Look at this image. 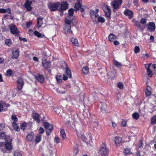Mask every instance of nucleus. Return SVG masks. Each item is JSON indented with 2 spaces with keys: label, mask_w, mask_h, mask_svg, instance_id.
Masks as SVG:
<instances>
[{
  "label": "nucleus",
  "mask_w": 156,
  "mask_h": 156,
  "mask_svg": "<svg viewBox=\"0 0 156 156\" xmlns=\"http://www.w3.org/2000/svg\"><path fill=\"white\" fill-rule=\"evenodd\" d=\"M65 23L66 24L65 25L64 30V33L66 34L69 33L70 32H72V31H70L71 29V20L67 18H66Z\"/></svg>",
  "instance_id": "obj_1"
},
{
  "label": "nucleus",
  "mask_w": 156,
  "mask_h": 156,
  "mask_svg": "<svg viewBox=\"0 0 156 156\" xmlns=\"http://www.w3.org/2000/svg\"><path fill=\"white\" fill-rule=\"evenodd\" d=\"M44 126L46 129V134L48 136L50 135L53 126L52 125H50L48 122H44Z\"/></svg>",
  "instance_id": "obj_2"
},
{
  "label": "nucleus",
  "mask_w": 156,
  "mask_h": 156,
  "mask_svg": "<svg viewBox=\"0 0 156 156\" xmlns=\"http://www.w3.org/2000/svg\"><path fill=\"white\" fill-rule=\"evenodd\" d=\"M99 153L105 156H107L108 154V151L106 144H103L99 150Z\"/></svg>",
  "instance_id": "obj_3"
},
{
  "label": "nucleus",
  "mask_w": 156,
  "mask_h": 156,
  "mask_svg": "<svg viewBox=\"0 0 156 156\" xmlns=\"http://www.w3.org/2000/svg\"><path fill=\"white\" fill-rule=\"evenodd\" d=\"M122 0H115L111 3V5L115 9H118L121 5Z\"/></svg>",
  "instance_id": "obj_4"
},
{
  "label": "nucleus",
  "mask_w": 156,
  "mask_h": 156,
  "mask_svg": "<svg viewBox=\"0 0 156 156\" xmlns=\"http://www.w3.org/2000/svg\"><path fill=\"white\" fill-rule=\"evenodd\" d=\"M60 2H57L56 3H50L48 5L49 8L51 11H55L56 10L58 7L60 6Z\"/></svg>",
  "instance_id": "obj_5"
},
{
  "label": "nucleus",
  "mask_w": 156,
  "mask_h": 156,
  "mask_svg": "<svg viewBox=\"0 0 156 156\" xmlns=\"http://www.w3.org/2000/svg\"><path fill=\"white\" fill-rule=\"evenodd\" d=\"M66 73L67 75V76L65 74H64L63 75V80H66L68 79V77L69 78L71 77V73L70 70L69 69L68 66H66L65 68Z\"/></svg>",
  "instance_id": "obj_6"
},
{
  "label": "nucleus",
  "mask_w": 156,
  "mask_h": 156,
  "mask_svg": "<svg viewBox=\"0 0 156 156\" xmlns=\"http://www.w3.org/2000/svg\"><path fill=\"white\" fill-rule=\"evenodd\" d=\"M98 12L99 11L98 9H96V11H94L93 10H90V12L91 15V17L93 21H94V20H95L98 16Z\"/></svg>",
  "instance_id": "obj_7"
},
{
  "label": "nucleus",
  "mask_w": 156,
  "mask_h": 156,
  "mask_svg": "<svg viewBox=\"0 0 156 156\" xmlns=\"http://www.w3.org/2000/svg\"><path fill=\"white\" fill-rule=\"evenodd\" d=\"M68 4L66 2H64L60 3V8L58 9V10L60 12H62L63 10H65L68 8Z\"/></svg>",
  "instance_id": "obj_8"
},
{
  "label": "nucleus",
  "mask_w": 156,
  "mask_h": 156,
  "mask_svg": "<svg viewBox=\"0 0 156 156\" xmlns=\"http://www.w3.org/2000/svg\"><path fill=\"white\" fill-rule=\"evenodd\" d=\"M17 82L18 89L19 90H21L24 84L23 79L21 78H18Z\"/></svg>",
  "instance_id": "obj_9"
},
{
  "label": "nucleus",
  "mask_w": 156,
  "mask_h": 156,
  "mask_svg": "<svg viewBox=\"0 0 156 156\" xmlns=\"http://www.w3.org/2000/svg\"><path fill=\"white\" fill-rule=\"evenodd\" d=\"M113 141L117 147L119 146V144L122 143V139L119 136H116L113 138Z\"/></svg>",
  "instance_id": "obj_10"
},
{
  "label": "nucleus",
  "mask_w": 156,
  "mask_h": 156,
  "mask_svg": "<svg viewBox=\"0 0 156 156\" xmlns=\"http://www.w3.org/2000/svg\"><path fill=\"white\" fill-rule=\"evenodd\" d=\"M6 144H5V149L8 151L11 150L12 147L11 140H10L9 142H8L7 140H5Z\"/></svg>",
  "instance_id": "obj_11"
},
{
  "label": "nucleus",
  "mask_w": 156,
  "mask_h": 156,
  "mask_svg": "<svg viewBox=\"0 0 156 156\" xmlns=\"http://www.w3.org/2000/svg\"><path fill=\"white\" fill-rule=\"evenodd\" d=\"M148 29L151 31H154L155 29V25L154 23L149 22L147 25Z\"/></svg>",
  "instance_id": "obj_12"
},
{
  "label": "nucleus",
  "mask_w": 156,
  "mask_h": 156,
  "mask_svg": "<svg viewBox=\"0 0 156 156\" xmlns=\"http://www.w3.org/2000/svg\"><path fill=\"white\" fill-rule=\"evenodd\" d=\"M10 30L11 32L13 34H18L19 31L18 30L17 28L15 26L10 25Z\"/></svg>",
  "instance_id": "obj_13"
},
{
  "label": "nucleus",
  "mask_w": 156,
  "mask_h": 156,
  "mask_svg": "<svg viewBox=\"0 0 156 156\" xmlns=\"http://www.w3.org/2000/svg\"><path fill=\"white\" fill-rule=\"evenodd\" d=\"M32 3L31 2H30L29 0H26L25 3V7L28 11H30L31 9V7L30 6Z\"/></svg>",
  "instance_id": "obj_14"
},
{
  "label": "nucleus",
  "mask_w": 156,
  "mask_h": 156,
  "mask_svg": "<svg viewBox=\"0 0 156 156\" xmlns=\"http://www.w3.org/2000/svg\"><path fill=\"white\" fill-rule=\"evenodd\" d=\"M51 62H46V60L42 61V63L43 66L46 69L49 68L51 66Z\"/></svg>",
  "instance_id": "obj_15"
},
{
  "label": "nucleus",
  "mask_w": 156,
  "mask_h": 156,
  "mask_svg": "<svg viewBox=\"0 0 156 156\" xmlns=\"http://www.w3.org/2000/svg\"><path fill=\"white\" fill-rule=\"evenodd\" d=\"M32 116L33 119L37 121L38 123L40 122V120L39 119L40 115L36 112H34L33 113Z\"/></svg>",
  "instance_id": "obj_16"
},
{
  "label": "nucleus",
  "mask_w": 156,
  "mask_h": 156,
  "mask_svg": "<svg viewBox=\"0 0 156 156\" xmlns=\"http://www.w3.org/2000/svg\"><path fill=\"white\" fill-rule=\"evenodd\" d=\"M19 55V52L18 50L13 51H12V58L13 59L17 58Z\"/></svg>",
  "instance_id": "obj_17"
},
{
  "label": "nucleus",
  "mask_w": 156,
  "mask_h": 156,
  "mask_svg": "<svg viewBox=\"0 0 156 156\" xmlns=\"http://www.w3.org/2000/svg\"><path fill=\"white\" fill-rule=\"evenodd\" d=\"M124 14L129 16V19H131L133 16V14L132 11L128 9H126L125 11Z\"/></svg>",
  "instance_id": "obj_18"
},
{
  "label": "nucleus",
  "mask_w": 156,
  "mask_h": 156,
  "mask_svg": "<svg viewBox=\"0 0 156 156\" xmlns=\"http://www.w3.org/2000/svg\"><path fill=\"white\" fill-rule=\"evenodd\" d=\"M105 21V19L103 17H100L98 15L93 22L94 23H97L98 22L103 23Z\"/></svg>",
  "instance_id": "obj_19"
},
{
  "label": "nucleus",
  "mask_w": 156,
  "mask_h": 156,
  "mask_svg": "<svg viewBox=\"0 0 156 156\" xmlns=\"http://www.w3.org/2000/svg\"><path fill=\"white\" fill-rule=\"evenodd\" d=\"M36 79L39 82L43 83L44 81V77L42 75H38L35 76Z\"/></svg>",
  "instance_id": "obj_20"
},
{
  "label": "nucleus",
  "mask_w": 156,
  "mask_h": 156,
  "mask_svg": "<svg viewBox=\"0 0 156 156\" xmlns=\"http://www.w3.org/2000/svg\"><path fill=\"white\" fill-rule=\"evenodd\" d=\"M64 122L66 125H70L71 122V118L69 117H65L64 119Z\"/></svg>",
  "instance_id": "obj_21"
},
{
  "label": "nucleus",
  "mask_w": 156,
  "mask_h": 156,
  "mask_svg": "<svg viewBox=\"0 0 156 156\" xmlns=\"http://www.w3.org/2000/svg\"><path fill=\"white\" fill-rule=\"evenodd\" d=\"M81 1L82 0H77V2H78V3L76 4L74 7L75 10L77 11L79 10V9L81 7H83L81 4L80 3Z\"/></svg>",
  "instance_id": "obj_22"
},
{
  "label": "nucleus",
  "mask_w": 156,
  "mask_h": 156,
  "mask_svg": "<svg viewBox=\"0 0 156 156\" xmlns=\"http://www.w3.org/2000/svg\"><path fill=\"white\" fill-rule=\"evenodd\" d=\"M34 134L33 133L28 134L26 136V139L27 141H32L34 140Z\"/></svg>",
  "instance_id": "obj_23"
},
{
  "label": "nucleus",
  "mask_w": 156,
  "mask_h": 156,
  "mask_svg": "<svg viewBox=\"0 0 156 156\" xmlns=\"http://www.w3.org/2000/svg\"><path fill=\"white\" fill-rule=\"evenodd\" d=\"M43 18H38L37 19V26L38 27H40L43 24Z\"/></svg>",
  "instance_id": "obj_24"
},
{
  "label": "nucleus",
  "mask_w": 156,
  "mask_h": 156,
  "mask_svg": "<svg viewBox=\"0 0 156 156\" xmlns=\"http://www.w3.org/2000/svg\"><path fill=\"white\" fill-rule=\"evenodd\" d=\"M82 71L83 73L85 75L88 74L89 73L88 67L86 66L84 67L82 69Z\"/></svg>",
  "instance_id": "obj_25"
},
{
  "label": "nucleus",
  "mask_w": 156,
  "mask_h": 156,
  "mask_svg": "<svg viewBox=\"0 0 156 156\" xmlns=\"http://www.w3.org/2000/svg\"><path fill=\"white\" fill-rule=\"evenodd\" d=\"M151 87L149 86H148L145 90L146 94L147 96H149L151 94Z\"/></svg>",
  "instance_id": "obj_26"
},
{
  "label": "nucleus",
  "mask_w": 156,
  "mask_h": 156,
  "mask_svg": "<svg viewBox=\"0 0 156 156\" xmlns=\"http://www.w3.org/2000/svg\"><path fill=\"white\" fill-rule=\"evenodd\" d=\"M71 41L72 43L75 46H77L79 45V43L77 40L74 38H72L71 39Z\"/></svg>",
  "instance_id": "obj_27"
},
{
  "label": "nucleus",
  "mask_w": 156,
  "mask_h": 156,
  "mask_svg": "<svg viewBox=\"0 0 156 156\" xmlns=\"http://www.w3.org/2000/svg\"><path fill=\"white\" fill-rule=\"evenodd\" d=\"M69 16L66 18H68L71 20V18L69 16H72L74 13L73 9H70L69 10Z\"/></svg>",
  "instance_id": "obj_28"
},
{
  "label": "nucleus",
  "mask_w": 156,
  "mask_h": 156,
  "mask_svg": "<svg viewBox=\"0 0 156 156\" xmlns=\"http://www.w3.org/2000/svg\"><path fill=\"white\" fill-rule=\"evenodd\" d=\"M116 38L115 35L113 34H110L108 36L109 40L111 41H113Z\"/></svg>",
  "instance_id": "obj_29"
},
{
  "label": "nucleus",
  "mask_w": 156,
  "mask_h": 156,
  "mask_svg": "<svg viewBox=\"0 0 156 156\" xmlns=\"http://www.w3.org/2000/svg\"><path fill=\"white\" fill-rule=\"evenodd\" d=\"M61 136L62 138V140H64L66 137V134L64 129H62L60 132Z\"/></svg>",
  "instance_id": "obj_30"
},
{
  "label": "nucleus",
  "mask_w": 156,
  "mask_h": 156,
  "mask_svg": "<svg viewBox=\"0 0 156 156\" xmlns=\"http://www.w3.org/2000/svg\"><path fill=\"white\" fill-rule=\"evenodd\" d=\"M107 77L108 79L112 80L115 77V75L112 72H110L108 73L107 75Z\"/></svg>",
  "instance_id": "obj_31"
},
{
  "label": "nucleus",
  "mask_w": 156,
  "mask_h": 156,
  "mask_svg": "<svg viewBox=\"0 0 156 156\" xmlns=\"http://www.w3.org/2000/svg\"><path fill=\"white\" fill-rule=\"evenodd\" d=\"M34 34L37 37L40 38L43 37H45L44 35L42 34L41 33H40L37 31H35L34 32Z\"/></svg>",
  "instance_id": "obj_32"
},
{
  "label": "nucleus",
  "mask_w": 156,
  "mask_h": 156,
  "mask_svg": "<svg viewBox=\"0 0 156 156\" xmlns=\"http://www.w3.org/2000/svg\"><path fill=\"white\" fill-rule=\"evenodd\" d=\"M12 125L14 129H15L16 131H20V128L17 126V124L15 122H13L12 123Z\"/></svg>",
  "instance_id": "obj_33"
},
{
  "label": "nucleus",
  "mask_w": 156,
  "mask_h": 156,
  "mask_svg": "<svg viewBox=\"0 0 156 156\" xmlns=\"http://www.w3.org/2000/svg\"><path fill=\"white\" fill-rule=\"evenodd\" d=\"M41 135L38 134L36 136L35 142L36 143H37L39 142L41 140Z\"/></svg>",
  "instance_id": "obj_34"
},
{
  "label": "nucleus",
  "mask_w": 156,
  "mask_h": 156,
  "mask_svg": "<svg viewBox=\"0 0 156 156\" xmlns=\"http://www.w3.org/2000/svg\"><path fill=\"white\" fill-rule=\"evenodd\" d=\"M79 151L78 147L77 145H76L74 147L73 149V153L74 154L76 155Z\"/></svg>",
  "instance_id": "obj_35"
},
{
  "label": "nucleus",
  "mask_w": 156,
  "mask_h": 156,
  "mask_svg": "<svg viewBox=\"0 0 156 156\" xmlns=\"http://www.w3.org/2000/svg\"><path fill=\"white\" fill-rule=\"evenodd\" d=\"M57 82L60 83L62 81V77L61 75H57L56 77Z\"/></svg>",
  "instance_id": "obj_36"
},
{
  "label": "nucleus",
  "mask_w": 156,
  "mask_h": 156,
  "mask_svg": "<svg viewBox=\"0 0 156 156\" xmlns=\"http://www.w3.org/2000/svg\"><path fill=\"white\" fill-rule=\"evenodd\" d=\"M105 12L106 16L108 17H109L110 16L111 13V11L110 8H109L108 9L105 11Z\"/></svg>",
  "instance_id": "obj_37"
},
{
  "label": "nucleus",
  "mask_w": 156,
  "mask_h": 156,
  "mask_svg": "<svg viewBox=\"0 0 156 156\" xmlns=\"http://www.w3.org/2000/svg\"><path fill=\"white\" fill-rule=\"evenodd\" d=\"M27 123L24 122L20 125V128L21 129L24 130L27 128Z\"/></svg>",
  "instance_id": "obj_38"
},
{
  "label": "nucleus",
  "mask_w": 156,
  "mask_h": 156,
  "mask_svg": "<svg viewBox=\"0 0 156 156\" xmlns=\"http://www.w3.org/2000/svg\"><path fill=\"white\" fill-rule=\"evenodd\" d=\"M113 63L114 65L117 67L118 68H121V64L119 62L116 60H114Z\"/></svg>",
  "instance_id": "obj_39"
},
{
  "label": "nucleus",
  "mask_w": 156,
  "mask_h": 156,
  "mask_svg": "<svg viewBox=\"0 0 156 156\" xmlns=\"http://www.w3.org/2000/svg\"><path fill=\"white\" fill-rule=\"evenodd\" d=\"M132 117L134 119H138L139 117V115L137 113H134L132 114Z\"/></svg>",
  "instance_id": "obj_40"
},
{
  "label": "nucleus",
  "mask_w": 156,
  "mask_h": 156,
  "mask_svg": "<svg viewBox=\"0 0 156 156\" xmlns=\"http://www.w3.org/2000/svg\"><path fill=\"white\" fill-rule=\"evenodd\" d=\"M102 106L101 107V110L102 112H104L105 111V107L106 106L105 104L103 102L101 104Z\"/></svg>",
  "instance_id": "obj_41"
},
{
  "label": "nucleus",
  "mask_w": 156,
  "mask_h": 156,
  "mask_svg": "<svg viewBox=\"0 0 156 156\" xmlns=\"http://www.w3.org/2000/svg\"><path fill=\"white\" fill-rule=\"evenodd\" d=\"M127 122L126 120L122 119L120 125L122 127H125L126 125Z\"/></svg>",
  "instance_id": "obj_42"
},
{
  "label": "nucleus",
  "mask_w": 156,
  "mask_h": 156,
  "mask_svg": "<svg viewBox=\"0 0 156 156\" xmlns=\"http://www.w3.org/2000/svg\"><path fill=\"white\" fill-rule=\"evenodd\" d=\"M124 153L125 154L131 153L130 148H126L124 150Z\"/></svg>",
  "instance_id": "obj_43"
},
{
  "label": "nucleus",
  "mask_w": 156,
  "mask_h": 156,
  "mask_svg": "<svg viewBox=\"0 0 156 156\" xmlns=\"http://www.w3.org/2000/svg\"><path fill=\"white\" fill-rule=\"evenodd\" d=\"M12 73V71L10 69H8L6 72L5 74L8 76H10Z\"/></svg>",
  "instance_id": "obj_44"
},
{
  "label": "nucleus",
  "mask_w": 156,
  "mask_h": 156,
  "mask_svg": "<svg viewBox=\"0 0 156 156\" xmlns=\"http://www.w3.org/2000/svg\"><path fill=\"white\" fill-rule=\"evenodd\" d=\"M66 101L68 102V103L70 105H73V102L72 101L73 100L71 98L69 97H68L66 98Z\"/></svg>",
  "instance_id": "obj_45"
},
{
  "label": "nucleus",
  "mask_w": 156,
  "mask_h": 156,
  "mask_svg": "<svg viewBox=\"0 0 156 156\" xmlns=\"http://www.w3.org/2000/svg\"><path fill=\"white\" fill-rule=\"evenodd\" d=\"M5 44L8 46H9L11 44V40L10 39H6L5 41Z\"/></svg>",
  "instance_id": "obj_46"
},
{
  "label": "nucleus",
  "mask_w": 156,
  "mask_h": 156,
  "mask_svg": "<svg viewBox=\"0 0 156 156\" xmlns=\"http://www.w3.org/2000/svg\"><path fill=\"white\" fill-rule=\"evenodd\" d=\"M117 87L121 89H122L124 87L123 83L120 82L118 83Z\"/></svg>",
  "instance_id": "obj_47"
},
{
  "label": "nucleus",
  "mask_w": 156,
  "mask_h": 156,
  "mask_svg": "<svg viewBox=\"0 0 156 156\" xmlns=\"http://www.w3.org/2000/svg\"><path fill=\"white\" fill-rule=\"evenodd\" d=\"M147 73L149 77H151L152 76V72L150 69L147 70Z\"/></svg>",
  "instance_id": "obj_48"
},
{
  "label": "nucleus",
  "mask_w": 156,
  "mask_h": 156,
  "mask_svg": "<svg viewBox=\"0 0 156 156\" xmlns=\"http://www.w3.org/2000/svg\"><path fill=\"white\" fill-rule=\"evenodd\" d=\"M151 123L152 124H156V115L153 116L151 119Z\"/></svg>",
  "instance_id": "obj_49"
},
{
  "label": "nucleus",
  "mask_w": 156,
  "mask_h": 156,
  "mask_svg": "<svg viewBox=\"0 0 156 156\" xmlns=\"http://www.w3.org/2000/svg\"><path fill=\"white\" fill-rule=\"evenodd\" d=\"M140 51V48L139 46H136L134 49V51L135 53H138Z\"/></svg>",
  "instance_id": "obj_50"
},
{
  "label": "nucleus",
  "mask_w": 156,
  "mask_h": 156,
  "mask_svg": "<svg viewBox=\"0 0 156 156\" xmlns=\"http://www.w3.org/2000/svg\"><path fill=\"white\" fill-rule=\"evenodd\" d=\"M11 119L14 122H17L18 121V119L17 117L14 115H12Z\"/></svg>",
  "instance_id": "obj_51"
},
{
  "label": "nucleus",
  "mask_w": 156,
  "mask_h": 156,
  "mask_svg": "<svg viewBox=\"0 0 156 156\" xmlns=\"http://www.w3.org/2000/svg\"><path fill=\"white\" fill-rule=\"evenodd\" d=\"M5 135L4 133L2 132L0 133V138H5Z\"/></svg>",
  "instance_id": "obj_52"
},
{
  "label": "nucleus",
  "mask_w": 156,
  "mask_h": 156,
  "mask_svg": "<svg viewBox=\"0 0 156 156\" xmlns=\"http://www.w3.org/2000/svg\"><path fill=\"white\" fill-rule=\"evenodd\" d=\"M135 25L138 28L140 27V23L139 21H136L135 22Z\"/></svg>",
  "instance_id": "obj_53"
},
{
  "label": "nucleus",
  "mask_w": 156,
  "mask_h": 156,
  "mask_svg": "<svg viewBox=\"0 0 156 156\" xmlns=\"http://www.w3.org/2000/svg\"><path fill=\"white\" fill-rule=\"evenodd\" d=\"M44 132V130L42 127H40L39 129V132L40 134H43Z\"/></svg>",
  "instance_id": "obj_54"
},
{
  "label": "nucleus",
  "mask_w": 156,
  "mask_h": 156,
  "mask_svg": "<svg viewBox=\"0 0 156 156\" xmlns=\"http://www.w3.org/2000/svg\"><path fill=\"white\" fill-rule=\"evenodd\" d=\"M54 141L56 143H58L60 142V140L58 137H55L54 138Z\"/></svg>",
  "instance_id": "obj_55"
},
{
  "label": "nucleus",
  "mask_w": 156,
  "mask_h": 156,
  "mask_svg": "<svg viewBox=\"0 0 156 156\" xmlns=\"http://www.w3.org/2000/svg\"><path fill=\"white\" fill-rule=\"evenodd\" d=\"M5 128V125L2 123H0V131L2 130Z\"/></svg>",
  "instance_id": "obj_56"
},
{
  "label": "nucleus",
  "mask_w": 156,
  "mask_h": 156,
  "mask_svg": "<svg viewBox=\"0 0 156 156\" xmlns=\"http://www.w3.org/2000/svg\"><path fill=\"white\" fill-rule=\"evenodd\" d=\"M146 20L145 19H141L140 20V23L143 24H144L146 23Z\"/></svg>",
  "instance_id": "obj_57"
},
{
  "label": "nucleus",
  "mask_w": 156,
  "mask_h": 156,
  "mask_svg": "<svg viewBox=\"0 0 156 156\" xmlns=\"http://www.w3.org/2000/svg\"><path fill=\"white\" fill-rule=\"evenodd\" d=\"M109 7L107 5H105L103 7V9L104 12H105L109 8Z\"/></svg>",
  "instance_id": "obj_58"
},
{
  "label": "nucleus",
  "mask_w": 156,
  "mask_h": 156,
  "mask_svg": "<svg viewBox=\"0 0 156 156\" xmlns=\"http://www.w3.org/2000/svg\"><path fill=\"white\" fill-rule=\"evenodd\" d=\"M14 156H22V155L20 152L17 151H16L14 153Z\"/></svg>",
  "instance_id": "obj_59"
},
{
  "label": "nucleus",
  "mask_w": 156,
  "mask_h": 156,
  "mask_svg": "<svg viewBox=\"0 0 156 156\" xmlns=\"http://www.w3.org/2000/svg\"><path fill=\"white\" fill-rule=\"evenodd\" d=\"M6 9H0V13H5L6 12Z\"/></svg>",
  "instance_id": "obj_60"
},
{
  "label": "nucleus",
  "mask_w": 156,
  "mask_h": 156,
  "mask_svg": "<svg viewBox=\"0 0 156 156\" xmlns=\"http://www.w3.org/2000/svg\"><path fill=\"white\" fill-rule=\"evenodd\" d=\"M143 57L144 59H147L149 55L147 54H143Z\"/></svg>",
  "instance_id": "obj_61"
},
{
  "label": "nucleus",
  "mask_w": 156,
  "mask_h": 156,
  "mask_svg": "<svg viewBox=\"0 0 156 156\" xmlns=\"http://www.w3.org/2000/svg\"><path fill=\"white\" fill-rule=\"evenodd\" d=\"M82 139L84 141H85L86 140V137L85 135L82 134L81 136Z\"/></svg>",
  "instance_id": "obj_62"
},
{
  "label": "nucleus",
  "mask_w": 156,
  "mask_h": 156,
  "mask_svg": "<svg viewBox=\"0 0 156 156\" xmlns=\"http://www.w3.org/2000/svg\"><path fill=\"white\" fill-rule=\"evenodd\" d=\"M32 24V22H29L26 23V26L27 28L29 27Z\"/></svg>",
  "instance_id": "obj_63"
},
{
  "label": "nucleus",
  "mask_w": 156,
  "mask_h": 156,
  "mask_svg": "<svg viewBox=\"0 0 156 156\" xmlns=\"http://www.w3.org/2000/svg\"><path fill=\"white\" fill-rule=\"evenodd\" d=\"M154 69V73H156V64H154L153 65Z\"/></svg>",
  "instance_id": "obj_64"
}]
</instances>
